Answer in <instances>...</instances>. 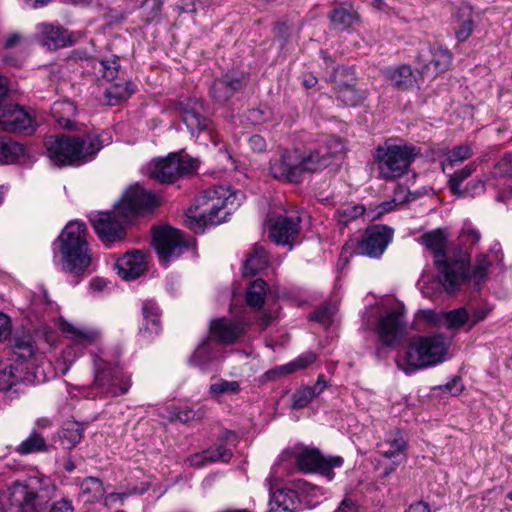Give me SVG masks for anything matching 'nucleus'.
Returning <instances> with one entry per match:
<instances>
[{
  "mask_svg": "<svg viewBox=\"0 0 512 512\" xmlns=\"http://www.w3.org/2000/svg\"><path fill=\"white\" fill-rule=\"evenodd\" d=\"M248 326L249 324L244 321L219 318L211 322L210 333L217 341L232 344L245 334Z\"/></svg>",
  "mask_w": 512,
  "mask_h": 512,
  "instance_id": "22",
  "label": "nucleus"
},
{
  "mask_svg": "<svg viewBox=\"0 0 512 512\" xmlns=\"http://www.w3.org/2000/svg\"><path fill=\"white\" fill-rule=\"evenodd\" d=\"M452 55L442 47H426L417 55V69L422 80H433L448 70Z\"/></svg>",
  "mask_w": 512,
  "mask_h": 512,
  "instance_id": "15",
  "label": "nucleus"
},
{
  "mask_svg": "<svg viewBox=\"0 0 512 512\" xmlns=\"http://www.w3.org/2000/svg\"><path fill=\"white\" fill-rule=\"evenodd\" d=\"M73 510L74 507L70 500L61 499L60 501L53 503L50 512H73Z\"/></svg>",
  "mask_w": 512,
  "mask_h": 512,
  "instance_id": "64",
  "label": "nucleus"
},
{
  "mask_svg": "<svg viewBox=\"0 0 512 512\" xmlns=\"http://www.w3.org/2000/svg\"><path fill=\"white\" fill-rule=\"evenodd\" d=\"M209 463L217 461L228 462L232 458L231 450H223L221 453H217L214 448L205 450Z\"/></svg>",
  "mask_w": 512,
  "mask_h": 512,
  "instance_id": "57",
  "label": "nucleus"
},
{
  "mask_svg": "<svg viewBox=\"0 0 512 512\" xmlns=\"http://www.w3.org/2000/svg\"><path fill=\"white\" fill-rule=\"evenodd\" d=\"M12 331L11 319L8 315L0 312V341L8 338Z\"/></svg>",
  "mask_w": 512,
  "mask_h": 512,
  "instance_id": "60",
  "label": "nucleus"
},
{
  "mask_svg": "<svg viewBox=\"0 0 512 512\" xmlns=\"http://www.w3.org/2000/svg\"><path fill=\"white\" fill-rule=\"evenodd\" d=\"M198 167L197 159L188 155L170 154L150 164L149 176L161 183H173L181 176L195 173Z\"/></svg>",
  "mask_w": 512,
  "mask_h": 512,
  "instance_id": "11",
  "label": "nucleus"
},
{
  "mask_svg": "<svg viewBox=\"0 0 512 512\" xmlns=\"http://www.w3.org/2000/svg\"><path fill=\"white\" fill-rule=\"evenodd\" d=\"M448 348L449 343L443 334L420 336L410 343L405 355L397 359V366L407 374L435 366L445 360Z\"/></svg>",
  "mask_w": 512,
  "mask_h": 512,
  "instance_id": "7",
  "label": "nucleus"
},
{
  "mask_svg": "<svg viewBox=\"0 0 512 512\" xmlns=\"http://www.w3.org/2000/svg\"><path fill=\"white\" fill-rule=\"evenodd\" d=\"M343 458L340 456H324L316 448H304L295 454L297 467L305 473H319L328 480L334 477V468L343 465Z\"/></svg>",
  "mask_w": 512,
  "mask_h": 512,
  "instance_id": "14",
  "label": "nucleus"
},
{
  "mask_svg": "<svg viewBox=\"0 0 512 512\" xmlns=\"http://www.w3.org/2000/svg\"><path fill=\"white\" fill-rule=\"evenodd\" d=\"M98 72L102 74V77L107 81L114 80L119 71V58L113 57L110 59H103L98 62Z\"/></svg>",
  "mask_w": 512,
  "mask_h": 512,
  "instance_id": "50",
  "label": "nucleus"
},
{
  "mask_svg": "<svg viewBox=\"0 0 512 512\" xmlns=\"http://www.w3.org/2000/svg\"><path fill=\"white\" fill-rule=\"evenodd\" d=\"M42 43L50 50H57L75 43L74 34L60 25L43 23L39 26Z\"/></svg>",
  "mask_w": 512,
  "mask_h": 512,
  "instance_id": "24",
  "label": "nucleus"
},
{
  "mask_svg": "<svg viewBox=\"0 0 512 512\" xmlns=\"http://www.w3.org/2000/svg\"><path fill=\"white\" fill-rule=\"evenodd\" d=\"M473 155V149L469 144H460L446 153L443 161V167L449 165L451 167L459 164Z\"/></svg>",
  "mask_w": 512,
  "mask_h": 512,
  "instance_id": "44",
  "label": "nucleus"
},
{
  "mask_svg": "<svg viewBox=\"0 0 512 512\" xmlns=\"http://www.w3.org/2000/svg\"><path fill=\"white\" fill-rule=\"evenodd\" d=\"M62 269L74 275L83 274L91 265L92 257L87 243V228L80 221H70L55 241Z\"/></svg>",
  "mask_w": 512,
  "mask_h": 512,
  "instance_id": "6",
  "label": "nucleus"
},
{
  "mask_svg": "<svg viewBox=\"0 0 512 512\" xmlns=\"http://www.w3.org/2000/svg\"><path fill=\"white\" fill-rule=\"evenodd\" d=\"M267 293V284L262 279L253 281L246 291L247 304L255 309H259L264 304Z\"/></svg>",
  "mask_w": 512,
  "mask_h": 512,
  "instance_id": "39",
  "label": "nucleus"
},
{
  "mask_svg": "<svg viewBox=\"0 0 512 512\" xmlns=\"http://www.w3.org/2000/svg\"><path fill=\"white\" fill-rule=\"evenodd\" d=\"M243 199L242 192H232L230 187L219 185L206 189L189 209L186 223L195 233L203 232L207 226L225 222Z\"/></svg>",
  "mask_w": 512,
  "mask_h": 512,
  "instance_id": "3",
  "label": "nucleus"
},
{
  "mask_svg": "<svg viewBox=\"0 0 512 512\" xmlns=\"http://www.w3.org/2000/svg\"><path fill=\"white\" fill-rule=\"evenodd\" d=\"M365 212V208L358 204H344L336 211V218L339 223L347 225L352 220H355L362 216Z\"/></svg>",
  "mask_w": 512,
  "mask_h": 512,
  "instance_id": "45",
  "label": "nucleus"
},
{
  "mask_svg": "<svg viewBox=\"0 0 512 512\" xmlns=\"http://www.w3.org/2000/svg\"><path fill=\"white\" fill-rule=\"evenodd\" d=\"M84 428L83 426L75 421H67L64 423L60 439L61 443L66 449H72L75 447L83 438Z\"/></svg>",
  "mask_w": 512,
  "mask_h": 512,
  "instance_id": "35",
  "label": "nucleus"
},
{
  "mask_svg": "<svg viewBox=\"0 0 512 512\" xmlns=\"http://www.w3.org/2000/svg\"><path fill=\"white\" fill-rule=\"evenodd\" d=\"M386 73L392 84L403 90L415 86L418 84L419 79H421L419 73H414L408 65L388 69Z\"/></svg>",
  "mask_w": 512,
  "mask_h": 512,
  "instance_id": "30",
  "label": "nucleus"
},
{
  "mask_svg": "<svg viewBox=\"0 0 512 512\" xmlns=\"http://www.w3.org/2000/svg\"><path fill=\"white\" fill-rule=\"evenodd\" d=\"M160 199L140 185L131 186L111 212H98L90 216L91 224L104 244L122 240L125 225L136 215L157 207Z\"/></svg>",
  "mask_w": 512,
  "mask_h": 512,
  "instance_id": "1",
  "label": "nucleus"
},
{
  "mask_svg": "<svg viewBox=\"0 0 512 512\" xmlns=\"http://www.w3.org/2000/svg\"><path fill=\"white\" fill-rule=\"evenodd\" d=\"M118 275L124 280H134L140 277L147 268L145 255L139 251H130L119 258L116 262Z\"/></svg>",
  "mask_w": 512,
  "mask_h": 512,
  "instance_id": "25",
  "label": "nucleus"
},
{
  "mask_svg": "<svg viewBox=\"0 0 512 512\" xmlns=\"http://www.w3.org/2000/svg\"><path fill=\"white\" fill-rule=\"evenodd\" d=\"M143 316L147 322V329L152 332H158L160 322V312L156 303L146 301L143 304Z\"/></svg>",
  "mask_w": 512,
  "mask_h": 512,
  "instance_id": "48",
  "label": "nucleus"
},
{
  "mask_svg": "<svg viewBox=\"0 0 512 512\" xmlns=\"http://www.w3.org/2000/svg\"><path fill=\"white\" fill-rule=\"evenodd\" d=\"M24 153L21 144L11 139H0V163L8 164L15 162Z\"/></svg>",
  "mask_w": 512,
  "mask_h": 512,
  "instance_id": "40",
  "label": "nucleus"
},
{
  "mask_svg": "<svg viewBox=\"0 0 512 512\" xmlns=\"http://www.w3.org/2000/svg\"><path fill=\"white\" fill-rule=\"evenodd\" d=\"M174 414L178 420L187 424L201 421L206 415V409L204 407L197 410H193L189 407L177 408Z\"/></svg>",
  "mask_w": 512,
  "mask_h": 512,
  "instance_id": "51",
  "label": "nucleus"
},
{
  "mask_svg": "<svg viewBox=\"0 0 512 512\" xmlns=\"http://www.w3.org/2000/svg\"><path fill=\"white\" fill-rule=\"evenodd\" d=\"M7 503L17 512H40L45 505L28 483L15 482L5 494Z\"/></svg>",
  "mask_w": 512,
  "mask_h": 512,
  "instance_id": "18",
  "label": "nucleus"
},
{
  "mask_svg": "<svg viewBox=\"0 0 512 512\" xmlns=\"http://www.w3.org/2000/svg\"><path fill=\"white\" fill-rule=\"evenodd\" d=\"M329 165L323 148H317L308 152L300 151V168L302 178L306 173L316 172Z\"/></svg>",
  "mask_w": 512,
  "mask_h": 512,
  "instance_id": "31",
  "label": "nucleus"
},
{
  "mask_svg": "<svg viewBox=\"0 0 512 512\" xmlns=\"http://www.w3.org/2000/svg\"><path fill=\"white\" fill-rule=\"evenodd\" d=\"M417 154L418 150L411 145L387 142L379 145L374 152V164L379 177L384 180H395L407 174Z\"/></svg>",
  "mask_w": 512,
  "mask_h": 512,
  "instance_id": "10",
  "label": "nucleus"
},
{
  "mask_svg": "<svg viewBox=\"0 0 512 512\" xmlns=\"http://www.w3.org/2000/svg\"><path fill=\"white\" fill-rule=\"evenodd\" d=\"M267 265L268 256L266 251L262 246L255 245L244 264L243 274L244 276H254L265 269Z\"/></svg>",
  "mask_w": 512,
  "mask_h": 512,
  "instance_id": "33",
  "label": "nucleus"
},
{
  "mask_svg": "<svg viewBox=\"0 0 512 512\" xmlns=\"http://www.w3.org/2000/svg\"><path fill=\"white\" fill-rule=\"evenodd\" d=\"M94 381L88 396L116 397L126 394L131 387L130 376L125 374L116 362H109L101 356L93 355Z\"/></svg>",
  "mask_w": 512,
  "mask_h": 512,
  "instance_id": "9",
  "label": "nucleus"
},
{
  "mask_svg": "<svg viewBox=\"0 0 512 512\" xmlns=\"http://www.w3.org/2000/svg\"><path fill=\"white\" fill-rule=\"evenodd\" d=\"M209 392L214 397L224 394L235 395L240 392V384L238 381L220 379L216 383L210 385Z\"/></svg>",
  "mask_w": 512,
  "mask_h": 512,
  "instance_id": "49",
  "label": "nucleus"
},
{
  "mask_svg": "<svg viewBox=\"0 0 512 512\" xmlns=\"http://www.w3.org/2000/svg\"><path fill=\"white\" fill-rule=\"evenodd\" d=\"M446 328L449 330H458L465 324L470 325V313L464 308H456L444 314Z\"/></svg>",
  "mask_w": 512,
  "mask_h": 512,
  "instance_id": "42",
  "label": "nucleus"
},
{
  "mask_svg": "<svg viewBox=\"0 0 512 512\" xmlns=\"http://www.w3.org/2000/svg\"><path fill=\"white\" fill-rule=\"evenodd\" d=\"M391 239L392 231L386 226H371L358 242V254L377 258L383 254Z\"/></svg>",
  "mask_w": 512,
  "mask_h": 512,
  "instance_id": "19",
  "label": "nucleus"
},
{
  "mask_svg": "<svg viewBox=\"0 0 512 512\" xmlns=\"http://www.w3.org/2000/svg\"><path fill=\"white\" fill-rule=\"evenodd\" d=\"M15 451L20 455L46 453L49 451V445L43 435L34 429L30 435L15 448Z\"/></svg>",
  "mask_w": 512,
  "mask_h": 512,
  "instance_id": "32",
  "label": "nucleus"
},
{
  "mask_svg": "<svg viewBox=\"0 0 512 512\" xmlns=\"http://www.w3.org/2000/svg\"><path fill=\"white\" fill-rule=\"evenodd\" d=\"M27 483L45 506L55 496L56 486L47 477H34Z\"/></svg>",
  "mask_w": 512,
  "mask_h": 512,
  "instance_id": "37",
  "label": "nucleus"
},
{
  "mask_svg": "<svg viewBox=\"0 0 512 512\" xmlns=\"http://www.w3.org/2000/svg\"><path fill=\"white\" fill-rule=\"evenodd\" d=\"M81 494L85 501L94 502L103 496L104 489L102 482L95 477H86L80 485Z\"/></svg>",
  "mask_w": 512,
  "mask_h": 512,
  "instance_id": "41",
  "label": "nucleus"
},
{
  "mask_svg": "<svg viewBox=\"0 0 512 512\" xmlns=\"http://www.w3.org/2000/svg\"><path fill=\"white\" fill-rule=\"evenodd\" d=\"M108 140L103 139L102 134L91 131L83 136H47L44 146L47 156L55 165H81L91 161Z\"/></svg>",
  "mask_w": 512,
  "mask_h": 512,
  "instance_id": "4",
  "label": "nucleus"
},
{
  "mask_svg": "<svg viewBox=\"0 0 512 512\" xmlns=\"http://www.w3.org/2000/svg\"><path fill=\"white\" fill-rule=\"evenodd\" d=\"M292 486L299 495V499L301 497L314 499L323 495V489L321 487L302 479L294 480Z\"/></svg>",
  "mask_w": 512,
  "mask_h": 512,
  "instance_id": "47",
  "label": "nucleus"
},
{
  "mask_svg": "<svg viewBox=\"0 0 512 512\" xmlns=\"http://www.w3.org/2000/svg\"><path fill=\"white\" fill-rule=\"evenodd\" d=\"M43 360L30 335L15 336L11 357L0 362V390L9 391L20 383L45 382Z\"/></svg>",
  "mask_w": 512,
  "mask_h": 512,
  "instance_id": "2",
  "label": "nucleus"
},
{
  "mask_svg": "<svg viewBox=\"0 0 512 512\" xmlns=\"http://www.w3.org/2000/svg\"><path fill=\"white\" fill-rule=\"evenodd\" d=\"M186 462L193 467H202L209 464L205 451L195 453L186 459Z\"/></svg>",
  "mask_w": 512,
  "mask_h": 512,
  "instance_id": "62",
  "label": "nucleus"
},
{
  "mask_svg": "<svg viewBox=\"0 0 512 512\" xmlns=\"http://www.w3.org/2000/svg\"><path fill=\"white\" fill-rule=\"evenodd\" d=\"M266 483L271 493L268 512H296L298 510L300 499L293 486L272 492L271 479H266Z\"/></svg>",
  "mask_w": 512,
  "mask_h": 512,
  "instance_id": "26",
  "label": "nucleus"
},
{
  "mask_svg": "<svg viewBox=\"0 0 512 512\" xmlns=\"http://www.w3.org/2000/svg\"><path fill=\"white\" fill-rule=\"evenodd\" d=\"M77 107L68 100L56 101L51 106V114L55 122L64 129L78 130L77 123L72 119Z\"/></svg>",
  "mask_w": 512,
  "mask_h": 512,
  "instance_id": "28",
  "label": "nucleus"
},
{
  "mask_svg": "<svg viewBox=\"0 0 512 512\" xmlns=\"http://www.w3.org/2000/svg\"><path fill=\"white\" fill-rule=\"evenodd\" d=\"M59 327L63 333L68 334L77 343L90 344L99 337L97 331L88 328H78L65 320L60 321Z\"/></svg>",
  "mask_w": 512,
  "mask_h": 512,
  "instance_id": "34",
  "label": "nucleus"
},
{
  "mask_svg": "<svg viewBox=\"0 0 512 512\" xmlns=\"http://www.w3.org/2000/svg\"><path fill=\"white\" fill-rule=\"evenodd\" d=\"M440 389L450 393L453 396H457L463 391L464 386L459 377H454V378H452L451 381L446 383L444 386H441Z\"/></svg>",
  "mask_w": 512,
  "mask_h": 512,
  "instance_id": "59",
  "label": "nucleus"
},
{
  "mask_svg": "<svg viewBox=\"0 0 512 512\" xmlns=\"http://www.w3.org/2000/svg\"><path fill=\"white\" fill-rule=\"evenodd\" d=\"M472 30H473L472 20L471 19L464 20L463 23L461 24V26L458 29H456V32H455L456 38L458 39V41L463 42L466 39H468V37L472 33Z\"/></svg>",
  "mask_w": 512,
  "mask_h": 512,
  "instance_id": "61",
  "label": "nucleus"
},
{
  "mask_svg": "<svg viewBox=\"0 0 512 512\" xmlns=\"http://www.w3.org/2000/svg\"><path fill=\"white\" fill-rule=\"evenodd\" d=\"M209 343L204 342L202 343L194 352L193 354V362L196 365H203L211 360V357L209 356Z\"/></svg>",
  "mask_w": 512,
  "mask_h": 512,
  "instance_id": "56",
  "label": "nucleus"
},
{
  "mask_svg": "<svg viewBox=\"0 0 512 512\" xmlns=\"http://www.w3.org/2000/svg\"><path fill=\"white\" fill-rule=\"evenodd\" d=\"M330 19L334 26L346 29L358 20V15L352 8L339 7L333 10Z\"/></svg>",
  "mask_w": 512,
  "mask_h": 512,
  "instance_id": "43",
  "label": "nucleus"
},
{
  "mask_svg": "<svg viewBox=\"0 0 512 512\" xmlns=\"http://www.w3.org/2000/svg\"><path fill=\"white\" fill-rule=\"evenodd\" d=\"M94 381L88 396L116 397L126 394L131 387L130 376L125 374L116 362H109L101 356L93 355Z\"/></svg>",
  "mask_w": 512,
  "mask_h": 512,
  "instance_id": "8",
  "label": "nucleus"
},
{
  "mask_svg": "<svg viewBox=\"0 0 512 512\" xmlns=\"http://www.w3.org/2000/svg\"><path fill=\"white\" fill-rule=\"evenodd\" d=\"M462 191H466V196H476L484 193L485 191V183L481 179H473L471 180Z\"/></svg>",
  "mask_w": 512,
  "mask_h": 512,
  "instance_id": "58",
  "label": "nucleus"
},
{
  "mask_svg": "<svg viewBox=\"0 0 512 512\" xmlns=\"http://www.w3.org/2000/svg\"><path fill=\"white\" fill-rule=\"evenodd\" d=\"M331 81L335 84L338 98L344 105L356 106L363 101L364 93L356 90L354 76L346 73L344 68L336 69Z\"/></svg>",
  "mask_w": 512,
  "mask_h": 512,
  "instance_id": "21",
  "label": "nucleus"
},
{
  "mask_svg": "<svg viewBox=\"0 0 512 512\" xmlns=\"http://www.w3.org/2000/svg\"><path fill=\"white\" fill-rule=\"evenodd\" d=\"M491 267V262L485 255H479L476 258L475 265L472 270L471 279L474 285L479 288L487 278L488 271Z\"/></svg>",
  "mask_w": 512,
  "mask_h": 512,
  "instance_id": "46",
  "label": "nucleus"
},
{
  "mask_svg": "<svg viewBox=\"0 0 512 512\" xmlns=\"http://www.w3.org/2000/svg\"><path fill=\"white\" fill-rule=\"evenodd\" d=\"M406 449L407 441L398 429L389 431L377 444V452L386 459L394 460V465H399L406 458Z\"/></svg>",
  "mask_w": 512,
  "mask_h": 512,
  "instance_id": "23",
  "label": "nucleus"
},
{
  "mask_svg": "<svg viewBox=\"0 0 512 512\" xmlns=\"http://www.w3.org/2000/svg\"><path fill=\"white\" fill-rule=\"evenodd\" d=\"M248 144L251 150L261 153L266 150V141L261 135H253L249 138Z\"/></svg>",
  "mask_w": 512,
  "mask_h": 512,
  "instance_id": "63",
  "label": "nucleus"
},
{
  "mask_svg": "<svg viewBox=\"0 0 512 512\" xmlns=\"http://www.w3.org/2000/svg\"><path fill=\"white\" fill-rule=\"evenodd\" d=\"M153 244L160 262L167 266L170 261L178 258L188 249L189 243L182 233L172 227H159L153 231Z\"/></svg>",
  "mask_w": 512,
  "mask_h": 512,
  "instance_id": "13",
  "label": "nucleus"
},
{
  "mask_svg": "<svg viewBox=\"0 0 512 512\" xmlns=\"http://www.w3.org/2000/svg\"><path fill=\"white\" fill-rule=\"evenodd\" d=\"M334 313L335 309L332 306L325 305L312 312L309 315V319L322 324H328L332 320Z\"/></svg>",
  "mask_w": 512,
  "mask_h": 512,
  "instance_id": "54",
  "label": "nucleus"
},
{
  "mask_svg": "<svg viewBox=\"0 0 512 512\" xmlns=\"http://www.w3.org/2000/svg\"><path fill=\"white\" fill-rule=\"evenodd\" d=\"M300 217L278 216L270 220L269 237L277 244L293 246L300 231Z\"/></svg>",
  "mask_w": 512,
  "mask_h": 512,
  "instance_id": "20",
  "label": "nucleus"
},
{
  "mask_svg": "<svg viewBox=\"0 0 512 512\" xmlns=\"http://www.w3.org/2000/svg\"><path fill=\"white\" fill-rule=\"evenodd\" d=\"M315 360L316 355L314 353H304L303 355L299 356L297 359L291 361L290 363L268 370L266 372V377L269 380H276L280 377L292 374L298 370L305 369L310 364L314 363Z\"/></svg>",
  "mask_w": 512,
  "mask_h": 512,
  "instance_id": "29",
  "label": "nucleus"
},
{
  "mask_svg": "<svg viewBox=\"0 0 512 512\" xmlns=\"http://www.w3.org/2000/svg\"><path fill=\"white\" fill-rule=\"evenodd\" d=\"M242 87V78L234 74H226L214 81L211 94L218 102H226Z\"/></svg>",
  "mask_w": 512,
  "mask_h": 512,
  "instance_id": "27",
  "label": "nucleus"
},
{
  "mask_svg": "<svg viewBox=\"0 0 512 512\" xmlns=\"http://www.w3.org/2000/svg\"><path fill=\"white\" fill-rule=\"evenodd\" d=\"M476 168V163L471 162L461 170L449 175L448 188L450 189L453 195H457L459 197L466 196V191H462L461 185L467 178H469L476 171Z\"/></svg>",
  "mask_w": 512,
  "mask_h": 512,
  "instance_id": "36",
  "label": "nucleus"
},
{
  "mask_svg": "<svg viewBox=\"0 0 512 512\" xmlns=\"http://www.w3.org/2000/svg\"><path fill=\"white\" fill-rule=\"evenodd\" d=\"M405 330L404 310L390 309L378 320L375 331L385 346L393 347L401 339Z\"/></svg>",
  "mask_w": 512,
  "mask_h": 512,
  "instance_id": "17",
  "label": "nucleus"
},
{
  "mask_svg": "<svg viewBox=\"0 0 512 512\" xmlns=\"http://www.w3.org/2000/svg\"><path fill=\"white\" fill-rule=\"evenodd\" d=\"M314 398H316L314 392L310 391L307 387L297 390L292 395L291 407L296 410L303 409L307 407Z\"/></svg>",
  "mask_w": 512,
  "mask_h": 512,
  "instance_id": "53",
  "label": "nucleus"
},
{
  "mask_svg": "<svg viewBox=\"0 0 512 512\" xmlns=\"http://www.w3.org/2000/svg\"><path fill=\"white\" fill-rule=\"evenodd\" d=\"M421 244L434 253V265L439 272V280L448 293H455L469 279L470 257L467 252L447 258L446 239L440 230L425 233L419 238Z\"/></svg>",
  "mask_w": 512,
  "mask_h": 512,
  "instance_id": "5",
  "label": "nucleus"
},
{
  "mask_svg": "<svg viewBox=\"0 0 512 512\" xmlns=\"http://www.w3.org/2000/svg\"><path fill=\"white\" fill-rule=\"evenodd\" d=\"M319 148H323V152L326 154V159L328 163H330V159L343 153L344 144L339 137L330 136L325 140L324 145Z\"/></svg>",
  "mask_w": 512,
  "mask_h": 512,
  "instance_id": "52",
  "label": "nucleus"
},
{
  "mask_svg": "<svg viewBox=\"0 0 512 512\" xmlns=\"http://www.w3.org/2000/svg\"><path fill=\"white\" fill-rule=\"evenodd\" d=\"M8 92V82L0 76V131L13 133H30L34 130L33 118L18 105L4 104L3 99Z\"/></svg>",
  "mask_w": 512,
  "mask_h": 512,
  "instance_id": "12",
  "label": "nucleus"
},
{
  "mask_svg": "<svg viewBox=\"0 0 512 512\" xmlns=\"http://www.w3.org/2000/svg\"><path fill=\"white\" fill-rule=\"evenodd\" d=\"M270 174L273 178L289 182H302L300 168V150H284L280 155L270 160Z\"/></svg>",
  "mask_w": 512,
  "mask_h": 512,
  "instance_id": "16",
  "label": "nucleus"
},
{
  "mask_svg": "<svg viewBox=\"0 0 512 512\" xmlns=\"http://www.w3.org/2000/svg\"><path fill=\"white\" fill-rule=\"evenodd\" d=\"M481 234L478 230L471 226V224H465L462 228L459 239L463 244L474 245L479 242Z\"/></svg>",
  "mask_w": 512,
  "mask_h": 512,
  "instance_id": "55",
  "label": "nucleus"
},
{
  "mask_svg": "<svg viewBox=\"0 0 512 512\" xmlns=\"http://www.w3.org/2000/svg\"><path fill=\"white\" fill-rule=\"evenodd\" d=\"M198 106L201 104L195 103V106L184 110L183 122L192 134L196 131H203L209 129L211 124L210 120L198 113Z\"/></svg>",
  "mask_w": 512,
  "mask_h": 512,
  "instance_id": "38",
  "label": "nucleus"
}]
</instances>
